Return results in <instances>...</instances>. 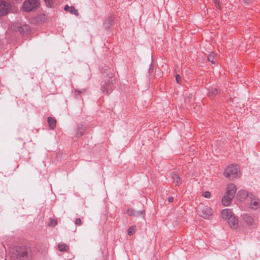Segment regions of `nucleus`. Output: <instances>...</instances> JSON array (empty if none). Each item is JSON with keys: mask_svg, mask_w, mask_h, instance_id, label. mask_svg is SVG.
<instances>
[{"mask_svg": "<svg viewBox=\"0 0 260 260\" xmlns=\"http://www.w3.org/2000/svg\"><path fill=\"white\" fill-rule=\"evenodd\" d=\"M76 92H78L79 93H80L81 91L79 90H76Z\"/></svg>", "mask_w": 260, "mask_h": 260, "instance_id": "nucleus-33", "label": "nucleus"}, {"mask_svg": "<svg viewBox=\"0 0 260 260\" xmlns=\"http://www.w3.org/2000/svg\"><path fill=\"white\" fill-rule=\"evenodd\" d=\"M216 54L214 52H212L210 54H209L208 56V60L209 62H211L212 63L214 64L215 63V61L216 60Z\"/></svg>", "mask_w": 260, "mask_h": 260, "instance_id": "nucleus-19", "label": "nucleus"}, {"mask_svg": "<svg viewBox=\"0 0 260 260\" xmlns=\"http://www.w3.org/2000/svg\"><path fill=\"white\" fill-rule=\"evenodd\" d=\"M11 258L13 260H29L25 247H15L11 251Z\"/></svg>", "mask_w": 260, "mask_h": 260, "instance_id": "nucleus-2", "label": "nucleus"}, {"mask_svg": "<svg viewBox=\"0 0 260 260\" xmlns=\"http://www.w3.org/2000/svg\"><path fill=\"white\" fill-rule=\"evenodd\" d=\"M114 22L111 16H109L104 22V26L106 29H109L114 24Z\"/></svg>", "mask_w": 260, "mask_h": 260, "instance_id": "nucleus-13", "label": "nucleus"}, {"mask_svg": "<svg viewBox=\"0 0 260 260\" xmlns=\"http://www.w3.org/2000/svg\"><path fill=\"white\" fill-rule=\"evenodd\" d=\"M47 121H48L49 127L51 129H54V128L56 127V120H55V119L53 117H48Z\"/></svg>", "mask_w": 260, "mask_h": 260, "instance_id": "nucleus-17", "label": "nucleus"}, {"mask_svg": "<svg viewBox=\"0 0 260 260\" xmlns=\"http://www.w3.org/2000/svg\"><path fill=\"white\" fill-rule=\"evenodd\" d=\"M171 178L172 182L176 184V185L179 184L181 182V179L180 177L175 173L173 172L171 174Z\"/></svg>", "mask_w": 260, "mask_h": 260, "instance_id": "nucleus-16", "label": "nucleus"}, {"mask_svg": "<svg viewBox=\"0 0 260 260\" xmlns=\"http://www.w3.org/2000/svg\"><path fill=\"white\" fill-rule=\"evenodd\" d=\"M218 93V90L215 88H211L209 89L208 95L210 98H214Z\"/></svg>", "mask_w": 260, "mask_h": 260, "instance_id": "nucleus-18", "label": "nucleus"}, {"mask_svg": "<svg viewBox=\"0 0 260 260\" xmlns=\"http://www.w3.org/2000/svg\"><path fill=\"white\" fill-rule=\"evenodd\" d=\"M57 224V221L55 219H50V225L54 227Z\"/></svg>", "mask_w": 260, "mask_h": 260, "instance_id": "nucleus-25", "label": "nucleus"}, {"mask_svg": "<svg viewBox=\"0 0 260 260\" xmlns=\"http://www.w3.org/2000/svg\"><path fill=\"white\" fill-rule=\"evenodd\" d=\"M174 201V198L173 197H169L168 198V201L170 202V203H171L173 201Z\"/></svg>", "mask_w": 260, "mask_h": 260, "instance_id": "nucleus-32", "label": "nucleus"}, {"mask_svg": "<svg viewBox=\"0 0 260 260\" xmlns=\"http://www.w3.org/2000/svg\"><path fill=\"white\" fill-rule=\"evenodd\" d=\"M249 199H250V206L252 209L256 210L260 208V200L258 198L254 197L250 193Z\"/></svg>", "mask_w": 260, "mask_h": 260, "instance_id": "nucleus-9", "label": "nucleus"}, {"mask_svg": "<svg viewBox=\"0 0 260 260\" xmlns=\"http://www.w3.org/2000/svg\"><path fill=\"white\" fill-rule=\"evenodd\" d=\"M105 79L101 82V90L104 93L110 94L114 88L115 79L113 78L112 73L108 70L107 72L103 73Z\"/></svg>", "mask_w": 260, "mask_h": 260, "instance_id": "nucleus-1", "label": "nucleus"}, {"mask_svg": "<svg viewBox=\"0 0 260 260\" xmlns=\"http://www.w3.org/2000/svg\"><path fill=\"white\" fill-rule=\"evenodd\" d=\"M236 192V188L234 184H229L227 185L226 193L222 199V204L224 206H228L230 205L235 196Z\"/></svg>", "mask_w": 260, "mask_h": 260, "instance_id": "nucleus-3", "label": "nucleus"}, {"mask_svg": "<svg viewBox=\"0 0 260 260\" xmlns=\"http://www.w3.org/2000/svg\"><path fill=\"white\" fill-rule=\"evenodd\" d=\"M136 230L135 226H131L128 228V231H127V234L129 236L133 235Z\"/></svg>", "mask_w": 260, "mask_h": 260, "instance_id": "nucleus-23", "label": "nucleus"}, {"mask_svg": "<svg viewBox=\"0 0 260 260\" xmlns=\"http://www.w3.org/2000/svg\"><path fill=\"white\" fill-rule=\"evenodd\" d=\"M240 168L238 165H232L229 166L224 172V175L226 178L234 179L238 177Z\"/></svg>", "mask_w": 260, "mask_h": 260, "instance_id": "nucleus-5", "label": "nucleus"}, {"mask_svg": "<svg viewBox=\"0 0 260 260\" xmlns=\"http://www.w3.org/2000/svg\"><path fill=\"white\" fill-rule=\"evenodd\" d=\"M153 68H154V66H153L152 63H151V64L150 65L149 69V74H151L153 73Z\"/></svg>", "mask_w": 260, "mask_h": 260, "instance_id": "nucleus-29", "label": "nucleus"}, {"mask_svg": "<svg viewBox=\"0 0 260 260\" xmlns=\"http://www.w3.org/2000/svg\"><path fill=\"white\" fill-rule=\"evenodd\" d=\"M241 218L246 225L251 228H254L257 226V224L255 222L253 218L247 213H244L241 215Z\"/></svg>", "mask_w": 260, "mask_h": 260, "instance_id": "nucleus-8", "label": "nucleus"}, {"mask_svg": "<svg viewBox=\"0 0 260 260\" xmlns=\"http://www.w3.org/2000/svg\"><path fill=\"white\" fill-rule=\"evenodd\" d=\"M12 6L10 3L0 0V17L4 16L8 14Z\"/></svg>", "mask_w": 260, "mask_h": 260, "instance_id": "nucleus-7", "label": "nucleus"}, {"mask_svg": "<svg viewBox=\"0 0 260 260\" xmlns=\"http://www.w3.org/2000/svg\"><path fill=\"white\" fill-rule=\"evenodd\" d=\"M39 0H25L23 4V9L26 12L35 10L39 6Z\"/></svg>", "mask_w": 260, "mask_h": 260, "instance_id": "nucleus-6", "label": "nucleus"}, {"mask_svg": "<svg viewBox=\"0 0 260 260\" xmlns=\"http://www.w3.org/2000/svg\"><path fill=\"white\" fill-rule=\"evenodd\" d=\"M66 11H69L70 13L74 14L76 16H78L79 14L78 11L74 6H69L66 5L64 8Z\"/></svg>", "mask_w": 260, "mask_h": 260, "instance_id": "nucleus-14", "label": "nucleus"}, {"mask_svg": "<svg viewBox=\"0 0 260 260\" xmlns=\"http://www.w3.org/2000/svg\"><path fill=\"white\" fill-rule=\"evenodd\" d=\"M233 215V212L231 209H224L221 212L222 217L226 221Z\"/></svg>", "mask_w": 260, "mask_h": 260, "instance_id": "nucleus-12", "label": "nucleus"}, {"mask_svg": "<svg viewBox=\"0 0 260 260\" xmlns=\"http://www.w3.org/2000/svg\"><path fill=\"white\" fill-rule=\"evenodd\" d=\"M242 1L245 4L248 5V4L251 3L253 0H242Z\"/></svg>", "mask_w": 260, "mask_h": 260, "instance_id": "nucleus-31", "label": "nucleus"}, {"mask_svg": "<svg viewBox=\"0 0 260 260\" xmlns=\"http://www.w3.org/2000/svg\"><path fill=\"white\" fill-rule=\"evenodd\" d=\"M75 223L77 225H81L82 221H81V219L79 218H76V220H75Z\"/></svg>", "mask_w": 260, "mask_h": 260, "instance_id": "nucleus-28", "label": "nucleus"}, {"mask_svg": "<svg viewBox=\"0 0 260 260\" xmlns=\"http://www.w3.org/2000/svg\"><path fill=\"white\" fill-rule=\"evenodd\" d=\"M197 212L203 218L209 219L213 214V210L210 207L202 205L199 206Z\"/></svg>", "mask_w": 260, "mask_h": 260, "instance_id": "nucleus-4", "label": "nucleus"}, {"mask_svg": "<svg viewBox=\"0 0 260 260\" xmlns=\"http://www.w3.org/2000/svg\"><path fill=\"white\" fill-rule=\"evenodd\" d=\"M213 1L215 3V7H216V8L218 9V10H220L221 8L220 7L219 1V0H213Z\"/></svg>", "mask_w": 260, "mask_h": 260, "instance_id": "nucleus-26", "label": "nucleus"}, {"mask_svg": "<svg viewBox=\"0 0 260 260\" xmlns=\"http://www.w3.org/2000/svg\"><path fill=\"white\" fill-rule=\"evenodd\" d=\"M47 6L49 7H53L54 4L53 0H44Z\"/></svg>", "mask_w": 260, "mask_h": 260, "instance_id": "nucleus-22", "label": "nucleus"}, {"mask_svg": "<svg viewBox=\"0 0 260 260\" xmlns=\"http://www.w3.org/2000/svg\"><path fill=\"white\" fill-rule=\"evenodd\" d=\"M58 248L59 250L61 252L68 251V250L69 249V246L63 243H59L58 245Z\"/></svg>", "mask_w": 260, "mask_h": 260, "instance_id": "nucleus-20", "label": "nucleus"}, {"mask_svg": "<svg viewBox=\"0 0 260 260\" xmlns=\"http://www.w3.org/2000/svg\"><path fill=\"white\" fill-rule=\"evenodd\" d=\"M82 125L81 126V129H80V126H78V130L77 132V135L76 136L78 138L81 137L83 135V129H82Z\"/></svg>", "mask_w": 260, "mask_h": 260, "instance_id": "nucleus-24", "label": "nucleus"}, {"mask_svg": "<svg viewBox=\"0 0 260 260\" xmlns=\"http://www.w3.org/2000/svg\"><path fill=\"white\" fill-rule=\"evenodd\" d=\"M203 196L206 198H210L211 197V192L209 191H205L203 193Z\"/></svg>", "mask_w": 260, "mask_h": 260, "instance_id": "nucleus-27", "label": "nucleus"}, {"mask_svg": "<svg viewBox=\"0 0 260 260\" xmlns=\"http://www.w3.org/2000/svg\"><path fill=\"white\" fill-rule=\"evenodd\" d=\"M237 196L239 200H243L246 199L248 197L249 198L250 194L247 192V191L245 190H241L238 192Z\"/></svg>", "mask_w": 260, "mask_h": 260, "instance_id": "nucleus-15", "label": "nucleus"}, {"mask_svg": "<svg viewBox=\"0 0 260 260\" xmlns=\"http://www.w3.org/2000/svg\"><path fill=\"white\" fill-rule=\"evenodd\" d=\"M231 228L236 229L238 224V219L233 215L227 220Z\"/></svg>", "mask_w": 260, "mask_h": 260, "instance_id": "nucleus-10", "label": "nucleus"}, {"mask_svg": "<svg viewBox=\"0 0 260 260\" xmlns=\"http://www.w3.org/2000/svg\"><path fill=\"white\" fill-rule=\"evenodd\" d=\"M127 213L132 216L139 217L142 216L143 218L144 217L143 211H137L133 209H129L127 210Z\"/></svg>", "mask_w": 260, "mask_h": 260, "instance_id": "nucleus-11", "label": "nucleus"}, {"mask_svg": "<svg viewBox=\"0 0 260 260\" xmlns=\"http://www.w3.org/2000/svg\"><path fill=\"white\" fill-rule=\"evenodd\" d=\"M30 30V27L28 25H25L22 26H20L18 28V30L21 34H23L24 32H27Z\"/></svg>", "mask_w": 260, "mask_h": 260, "instance_id": "nucleus-21", "label": "nucleus"}, {"mask_svg": "<svg viewBox=\"0 0 260 260\" xmlns=\"http://www.w3.org/2000/svg\"><path fill=\"white\" fill-rule=\"evenodd\" d=\"M175 78H176V82L178 83H180V80L181 79V77L179 76V75L176 74L175 76Z\"/></svg>", "mask_w": 260, "mask_h": 260, "instance_id": "nucleus-30", "label": "nucleus"}]
</instances>
